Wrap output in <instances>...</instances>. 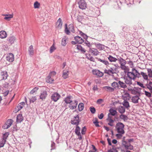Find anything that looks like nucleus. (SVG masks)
I'll list each match as a JSON object with an SVG mask.
<instances>
[{"label": "nucleus", "mask_w": 152, "mask_h": 152, "mask_svg": "<svg viewBox=\"0 0 152 152\" xmlns=\"http://www.w3.org/2000/svg\"><path fill=\"white\" fill-rule=\"evenodd\" d=\"M129 69L128 68V70H124V72L126 74H127V76L128 78L135 80L136 77H140V74L137 71L135 68L132 69L131 72H129Z\"/></svg>", "instance_id": "nucleus-1"}, {"label": "nucleus", "mask_w": 152, "mask_h": 152, "mask_svg": "<svg viewBox=\"0 0 152 152\" xmlns=\"http://www.w3.org/2000/svg\"><path fill=\"white\" fill-rule=\"evenodd\" d=\"M118 60L120 64L121 68L124 70L128 71V67L125 66L126 64V61L121 57H119V58L118 57Z\"/></svg>", "instance_id": "nucleus-2"}, {"label": "nucleus", "mask_w": 152, "mask_h": 152, "mask_svg": "<svg viewBox=\"0 0 152 152\" xmlns=\"http://www.w3.org/2000/svg\"><path fill=\"white\" fill-rule=\"evenodd\" d=\"M65 29L64 30L65 33L67 35H69L70 34V31L74 33L75 32L74 27L72 24H70L68 26V28L67 27V24H65Z\"/></svg>", "instance_id": "nucleus-3"}, {"label": "nucleus", "mask_w": 152, "mask_h": 152, "mask_svg": "<svg viewBox=\"0 0 152 152\" xmlns=\"http://www.w3.org/2000/svg\"><path fill=\"white\" fill-rule=\"evenodd\" d=\"M124 124L121 122H118L115 128L118 133L124 134Z\"/></svg>", "instance_id": "nucleus-4"}, {"label": "nucleus", "mask_w": 152, "mask_h": 152, "mask_svg": "<svg viewBox=\"0 0 152 152\" xmlns=\"http://www.w3.org/2000/svg\"><path fill=\"white\" fill-rule=\"evenodd\" d=\"M122 144L125 149L132 150L133 149V146L132 145L126 140V141L123 140Z\"/></svg>", "instance_id": "nucleus-5"}, {"label": "nucleus", "mask_w": 152, "mask_h": 152, "mask_svg": "<svg viewBox=\"0 0 152 152\" xmlns=\"http://www.w3.org/2000/svg\"><path fill=\"white\" fill-rule=\"evenodd\" d=\"M80 120L79 118V116L78 115H76V116L74 117L73 118L71 121L72 124L76 125H78L79 124Z\"/></svg>", "instance_id": "nucleus-6"}, {"label": "nucleus", "mask_w": 152, "mask_h": 152, "mask_svg": "<svg viewBox=\"0 0 152 152\" xmlns=\"http://www.w3.org/2000/svg\"><path fill=\"white\" fill-rule=\"evenodd\" d=\"M61 98L60 95L57 92H54L52 94L51 99L52 101L56 102Z\"/></svg>", "instance_id": "nucleus-7"}, {"label": "nucleus", "mask_w": 152, "mask_h": 152, "mask_svg": "<svg viewBox=\"0 0 152 152\" xmlns=\"http://www.w3.org/2000/svg\"><path fill=\"white\" fill-rule=\"evenodd\" d=\"M77 104L78 102L77 100H73L69 104V107L70 109H74L76 108Z\"/></svg>", "instance_id": "nucleus-8"}, {"label": "nucleus", "mask_w": 152, "mask_h": 152, "mask_svg": "<svg viewBox=\"0 0 152 152\" xmlns=\"http://www.w3.org/2000/svg\"><path fill=\"white\" fill-rule=\"evenodd\" d=\"M79 8L82 10L85 9L87 4L84 0H80L78 3Z\"/></svg>", "instance_id": "nucleus-9"}, {"label": "nucleus", "mask_w": 152, "mask_h": 152, "mask_svg": "<svg viewBox=\"0 0 152 152\" xmlns=\"http://www.w3.org/2000/svg\"><path fill=\"white\" fill-rule=\"evenodd\" d=\"M80 128L78 125H76V127L75 130V134L78 136V139L81 140L82 139V137L80 133Z\"/></svg>", "instance_id": "nucleus-10"}, {"label": "nucleus", "mask_w": 152, "mask_h": 152, "mask_svg": "<svg viewBox=\"0 0 152 152\" xmlns=\"http://www.w3.org/2000/svg\"><path fill=\"white\" fill-rule=\"evenodd\" d=\"M8 76L7 72L5 71H1L0 73V78L1 80H6Z\"/></svg>", "instance_id": "nucleus-11"}, {"label": "nucleus", "mask_w": 152, "mask_h": 152, "mask_svg": "<svg viewBox=\"0 0 152 152\" xmlns=\"http://www.w3.org/2000/svg\"><path fill=\"white\" fill-rule=\"evenodd\" d=\"M14 55L11 53L8 54L6 57V60L10 62H12L14 61Z\"/></svg>", "instance_id": "nucleus-12"}, {"label": "nucleus", "mask_w": 152, "mask_h": 152, "mask_svg": "<svg viewBox=\"0 0 152 152\" xmlns=\"http://www.w3.org/2000/svg\"><path fill=\"white\" fill-rule=\"evenodd\" d=\"M48 95L47 92L46 91H42L39 96V99L42 100H45Z\"/></svg>", "instance_id": "nucleus-13"}, {"label": "nucleus", "mask_w": 152, "mask_h": 152, "mask_svg": "<svg viewBox=\"0 0 152 152\" xmlns=\"http://www.w3.org/2000/svg\"><path fill=\"white\" fill-rule=\"evenodd\" d=\"M92 72L94 75H96L100 77L103 76L104 75L103 72L97 69L92 70Z\"/></svg>", "instance_id": "nucleus-14"}, {"label": "nucleus", "mask_w": 152, "mask_h": 152, "mask_svg": "<svg viewBox=\"0 0 152 152\" xmlns=\"http://www.w3.org/2000/svg\"><path fill=\"white\" fill-rule=\"evenodd\" d=\"M139 95H136L132 97L131 100L132 103L134 104H137L139 102V100L140 99Z\"/></svg>", "instance_id": "nucleus-15"}, {"label": "nucleus", "mask_w": 152, "mask_h": 152, "mask_svg": "<svg viewBox=\"0 0 152 152\" xmlns=\"http://www.w3.org/2000/svg\"><path fill=\"white\" fill-rule=\"evenodd\" d=\"M89 51L90 53H91L94 56L97 55L99 52L96 49L94 48H90Z\"/></svg>", "instance_id": "nucleus-16"}, {"label": "nucleus", "mask_w": 152, "mask_h": 152, "mask_svg": "<svg viewBox=\"0 0 152 152\" xmlns=\"http://www.w3.org/2000/svg\"><path fill=\"white\" fill-rule=\"evenodd\" d=\"M74 38L75 41H76L78 43L81 44L84 42L83 39L79 36L75 37Z\"/></svg>", "instance_id": "nucleus-17"}, {"label": "nucleus", "mask_w": 152, "mask_h": 152, "mask_svg": "<svg viewBox=\"0 0 152 152\" xmlns=\"http://www.w3.org/2000/svg\"><path fill=\"white\" fill-rule=\"evenodd\" d=\"M124 79L125 80V83L128 85H131L132 84V79L128 78L127 76L124 77Z\"/></svg>", "instance_id": "nucleus-18"}, {"label": "nucleus", "mask_w": 152, "mask_h": 152, "mask_svg": "<svg viewBox=\"0 0 152 152\" xmlns=\"http://www.w3.org/2000/svg\"><path fill=\"white\" fill-rule=\"evenodd\" d=\"M23 119V117L21 114H20L17 115L16 118V122L18 123L21 122Z\"/></svg>", "instance_id": "nucleus-19"}, {"label": "nucleus", "mask_w": 152, "mask_h": 152, "mask_svg": "<svg viewBox=\"0 0 152 152\" xmlns=\"http://www.w3.org/2000/svg\"><path fill=\"white\" fill-rule=\"evenodd\" d=\"M68 38L66 36H64L61 40V44L63 46H65L67 44L66 42L68 41Z\"/></svg>", "instance_id": "nucleus-20"}, {"label": "nucleus", "mask_w": 152, "mask_h": 152, "mask_svg": "<svg viewBox=\"0 0 152 152\" xmlns=\"http://www.w3.org/2000/svg\"><path fill=\"white\" fill-rule=\"evenodd\" d=\"M139 74L140 77H141L140 75H141L144 80H148V76L146 73L141 72H140L139 73Z\"/></svg>", "instance_id": "nucleus-21"}, {"label": "nucleus", "mask_w": 152, "mask_h": 152, "mask_svg": "<svg viewBox=\"0 0 152 152\" xmlns=\"http://www.w3.org/2000/svg\"><path fill=\"white\" fill-rule=\"evenodd\" d=\"M56 25L58 28H61L62 25V22L61 18H59L58 20L56 23Z\"/></svg>", "instance_id": "nucleus-22"}, {"label": "nucleus", "mask_w": 152, "mask_h": 152, "mask_svg": "<svg viewBox=\"0 0 152 152\" xmlns=\"http://www.w3.org/2000/svg\"><path fill=\"white\" fill-rule=\"evenodd\" d=\"M69 72V71L64 70L63 71L62 77L64 79H66L68 77Z\"/></svg>", "instance_id": "nucleus-23"}, {"label": "nucleus", "mask_w": 152, "mask_h": 152, "mask_svg": "<svg viewBox=\"0 0 152 152\" xmlns=\"http://www.w3.org/2000/svg\"><path fill=\"white\" fill-rule=\"evenodd\" d=\"M28 51L29 54L30 56H33L34 55V50L33 47L32 45H31L29 47Z\"/></svg>", "instance_id": "nucleus-24"}, {"label": "nucleus", "mask_w": 152, "mask_h": 152, "mask_svg": "<svg viewBox=\"0 0 152 152\" xmlns=\"http://www.w3.org/2000/svg\"><path fill=\"white\" fill-rule=\"evenodd\" d=\"M109 113L108 114V118H109V115H111L113 116H114L117 114V112L115 110H113V109H110L109 110Z\"/></svg>", "instance_id": "nucleus-25"}, {"label": "nucleus", "mask_w": 152, "mask_h": 152, "mask_svg": "<svg viewBox=\"0 0 152 152\" xmlns=\"http://www.w3.org/2000/svg\"><path fill=\"white\" fill-rule=\"evenodd\" d=\"M71 96H69L64 98V101L66 104H69L72 101L71 99Z\"/></svg>", "instance_id": "nucleus-26"}, {"label": "nucleus", "mask_w": 152, "mask_h": 152, "mask_svg": "<svg viewBox=\"0 0 152 152\" xmlns=\"http://www.w3.org/2000/svg\"><path fill=\"white\" fill-rule=\"evenodd\" d=\"M7 37V34L5 31H2L0 32V38L1 39L5 38Z\"/></svg>", "instance_id": "nucleus-27"}, {"label": "nucleus", "mask_w": 152, "mask_h": 152, "mask_svg": "<svg viewBox=\"0 0 152 152\" xmlns=\"http://www.w3.org/2000/svg\"><path fill=\"white\" fill-rule=\"evenodd\" d=\"M15 39V37L13 36L9 37L7 39V40L11 44H13Z\"/></svg>", "instance_id": "nucleus-28"}, {"label": "nucleus", "mask_w": 152, "mask_h": 152, "mask_svg": "<svg viewBox=\"0 0 152 152\" xmlns=\"http://www.w3.org/2000/svg\"><path fill=\"white\" fill-rule=\"evenodd\" d=\"M118 85L119 86V88L120 87L121 88L124 89L126 88L127 87L125 83L120 80L118 81Z\"/></svg>", "instance_id": "nucleus-29"}, {"label": "nucleus", "mask_w": 152, "mask_h": 152, "mask_svg": "<svg viewBox=\"0 0 152 152\" xmlns=\"http://www.w3.org/2000/svg\"><path fill=\"white\" fill-rule=\"evenodd\" d=\"M76 48L78 50L80 51L82 53H84L86 52V51L84 48H83L80 45H77Z\"/></svg>", "instance_id": "nucleus-30"}, {"label": "nucleus", "mask_w": 152, "mask_h": 152, "mask_svg": "<svg viewBox=\"0 0 152 152\" xmlns=\"http://www.w3.org/2000/svg\"><path fill=\"white\" fill-rule=\"evenodd\" d=\"M96 58L99 61L102 62L106 65L107 66L109 64V63L105 59L102 60L100 58Z\"/></svg>", "instance_id": "nucleus-31"}, {"label": "nucleus", "mask_w": 152, "mask_h": 152, "mask_svg": "<svg viewBox=\"0 0 152 152\" xmlns=\"http://www.w3.org/2000/svg\"><path fill=\"white\" fill-rule=\"evenodd\" d=\"M13 121L11 119H8L7 121L6 124L7 125V128H9L10 126L13 123Z\"/></svg>", "instance_id": "nucleus-32"}, {"label": "nucleus", "mask_w": 152, "mask_h": 152, "mask_svg": "<svg viewBox=\"0 0 152 152\" xmlns=\"http://www.w3.org/2000/svg\"><path fill=\"white\" fill-rule=\"evenodd\" d=\"M118 112L121 114H123L125 113V109L123 106H120L118 108Z\"/></svg>", "instance_id": "nucleus-33"}, {"label": "nucleus", "mask_w": 152, "mask_h": 152, "mask_svg": "<svg viewBox=\"0 0 152 152\" xmlns=\"http://www.w3.org/2000/svg\"><path fill=\"white\" fill-rule=\"evenodd\" d=\"M122 104L126 108H128L130 107L129 102L126 100H124Z\"/></svg>", "instance_id": "nucleus-34"}, {"label": "nucleus", "mask_w": 152, "mask_h": 152, "mask_svg": "<svg viewBox=\"0 0 152 152\" xmlns=\"http://www.w3.org/2000/svg\"><path fill=\"white\" fill-rule=\"evenodd\" d=\"M108 60L110 62H116L118 60V58L114 57L111 56L110 55L108 58Z\"/></svg>", "instance_id": "nucleus-35"}, {"label": "nucleus", "mask_w": 152, "mask_h": 152, "mask_svg": "<svg viewBox=\"0 0 152 152\" xmlns=\"http://www.w3.org/2000/svg\"><path fill=\"white\" fill-rule=\"evenodd\" d=\"M119 117L121 119H123L125 121H126L128 119L127 116L125 115L122 114L120 115Z\"/></svg>", "instance_id": "nucleus-36"}, {"label": "nucleus", "mask_w": 152, "mask_h": 152, "mask_svg": "<svg viewBox=\"0 0 152 152\" xmlns=\"http://www.w3.org/2000/svg\"><path fill=\"white\" fill-rule=\"evenodd\" d=\"M46 81L47 82L50 83H53V82L54 80L53 78H51V76L50 75H49L47 77Z\"/></svg>", "instance_id": "nucleus-37"}, {"label": "nucleus", "mask_w": 152, "mask_h": 152, "mask_svg": "<svg viewBox=\"0 0 152 152\" xmlns=\"http://www.w3.org/2000/svg\"><path fill=\"white\" fill-rule=\"evenodd\" d=\"M84 104L83 103H80L78 105V110L80 111H82L84 108Z\"/></svg>", "instance_id": "nucleus-38"}, {"label": "nucleus", "mask_w": 152, "mask_h": 152, "mask_svg": "<svg viewBox=\"0 0 152 152\" xmlns=\"http://www.w3.org/2000/svg\"><path fill=\"white\" fill-rule=\"evenodd\" d=\"M56 48L55 46V44L53 43V45L51 46L50 49V53H53L55 50L56 49Z\"/></svg>", "instance_id": "nucleus-39"}, {"label": "nucleus", "mask_w": 152, "mask_h": 152, "mask_svg": "<svg viewBox=\"0 0 152 152\" xmlns=\"http://www.w3.org/2000/svg\"><path fill=\"white\" fill-rule=\"evenodd\" d=\"M4 15L5 16L4 18V19L7 20H10L11 18L13 17L12 15Z\"/></svg>", "instance_id": "nucleus-40"}, {"label": "nucleus", "mask_w": 152, "mask_h": 152, "mask_svg": "<svg viewBox=\"0 0 152 152\" xmlns=\"http://www.w3.org/2000/svg\"><path fill=\"white\" fill-rule=\"evenodd\" d=\"M93 123L95 124V126L96 127H100V126L99 124V122L98 121V119L97 118H95V120H93Z\"/></svg>", "instance_id": "nucleus-41"}, {"label": "nucleus", "mask_w": 152, "mask_h": 152, "mask_svg": "<svg viewBox=\"0 0 152 152\" xmlns=\"http://www.w3.org/2000/svg\"><path fill=\"white\" fill-rule=\"evenodd\" d=\"M40 4L37 1L35 2L34 4V8L35 9L39 8V7Z\"/></svg>", "instance_id": "nucleus-42"}, {"label": "nucleus", "mask_w": 152, "mask_h": 152, "mask_svg": "<svg viewBox=\"0 0 152 152\" xmlns=\"http://www.w3.org/2000/svg\"><path fill=\"white\" fill-rule=\"evenodd\" d=\"M148 76L150 78L152 77V70L151 69L148 68L147 69Z\"/></svg>", "instance_id": "nucleus-43"}, {"label": "nucleus", "mask_w": 152, "mask_h": 152, "mask_svg": "<svg viewBox=\"0 0 152 152\" xmlns=\"http://www.w3.org/2000/svg\"><path fill=\"white\" fill-rule=\"evenodd\" d=\"M9 135V133L8 132H6L3 134V140L5 142H6V139L8 137Z\"/></svg>", "instance_id": "nucleus-44"}, {"label": "nucleus", "mask_w": 152, "mask_h": 152, "mask_svg": "<svg viewBox=\"0 0 152 152\" xmlns=\"http://www.w3.org/2000/svg\"><path fill=\"white\" fill-rule=\"evenodd\" d=\"M79 34L85 39H87L88 36L85 34L83 33L82 31H79Z\"/></svg>", "instance_id": "nucleus-45"}, {"label": "nucleus", "mask_w": 152, "mask_h": 152, "mask_svg": "<svg viewBox=\"0 0 152 152\" xmlns=\"http://www.w3.org/2000/svg\"><path fill=\"white\" fill-rule=\"evenodd\" d=\"M111 85L115 88H119L118 83L115 82H113L112 83Z\"/></svg>", "instance_id": "nucleus-46"}, {"label": "nucleus", "mask_w": 152, "mask_h": 152, "mask_svg": "<svg viewBox=\"0 0 152 152\" xmlns=\"http://www.w3.org/2000/svg\"><path fill=\"white\" fill-rule=\"evenodd\" d=\"M134 89L135 90L137 93L139 94V96H140V92L141 91V88H139L138 87H134Z\"/></svg>", "instance_id": "nucleus-47"}, {"label": "nucleus", "mask_w": 152, "mask_h": 152, "mask_svg": "<svg viewBox=\"0 0 152 152\" xmlns=\"http://www.w3.org/2000/svg\"><path fill=\"white\" fill-rule=\"evenodd\" d=\"M104 73H105L107 74L110 75H113V74L112 73V71H111L110 69L108 70L105 69L104 70Z\"/></svg>", "instance_id": "nucleus-48"}, {"label": "nucleus", "mask_w": 152, "mask_h": 152, "mask_svg": "<svg viewBox=\"0 0 152 152\" xmlns=\"http://www.w3.org/2000/svg\"><path fill=\"white\" fill-rule=\"evenodd\" d=\"M103 88L107 90V91H114V89L111 87L106 86L103 87Z\"/></svg>", "instance_id": "nucleus-49"}, {"label": "nucleus", "mask_w": 152, "mask_h": 152, "mask_svg": "<svg viewBox=\"0 0 152 152\" xmlns=\"http://www.w3.org/2000/svg\"><path fill=\"white\" fill-rule=\"evenodd\" d=\"M146 86L149 89H152V82H150L149 83H147Z\"/></svg>", "instance_id": "nucleus-50"}, {"label": "nucleus", "mask_w": 152, "mask_h": 152, "mask_svg": "<svg viewBox=\"0 0 152 152\" xmlns=\"http://www.w3.org/2000/svg\"><path fill=\"white\" fill-rule=\"evenodd\" d=\"M84 42L88 47L90 48L91 46L92 45L87 40V39H85V40L84 41Z\"/></svg>", "instance_id": "nucleus-51"}, {"label": "nucleus", "mask_w": 152, "mask_h": 152, "mask_svg": "<svg viewBox=\"0 0 152 152\" xmlns=\"http://www.w3.org/2000/svg\"><path fill=\"white\" fill-rule=\"evenodd\" d=\"M144 92H145V95L148 97V98H150V97H151L152 96H151V93L148 92V91H144Z\"/></svg>", "instance_id": "nucleus-52"}, {"label": "nucleus", "mask_w": 152, "mask_h": 152, "mask_svg": "<svg viewBox=\"0 0 152 152\" xmlns=\"http://www.w3.org/2000/svg\"><path fill=\"white\" fill-rule=\"evenodd\" d=\"M129 90L131 91V93L132 94L134 95L138 94L135 90L134 89V88L133 89H129Z\"/></svg>", "instance_id": "nucleus-53"}, {"label": "nucleus", "mask_w": 152, "mask_h": 152, "mask_svg": "<svg viewBox=\"0 0 152 152\" xmlns=\"http://www.w3.org/2000/svg\"><path fill=\"white\" fill-rule=\"evenodd\" d=\"M90 110L92 114H94L96 112V109L93 107H90Z\"/></svg>", "instance_id": "nucleus-54"}, {"label": "nucleus", "mask_w": 152, "mask_h": 152, "mask_svg": "<svg viewBox=\"0 0 152 152\" xmlns=\"http://www.w3.org/2000/svg\"><path fill=\"white\" fill-rule=\"evenodd\" d=\"M51 150L55 149L56 148L55 143L53 141H51Z\"/></svg>", "instance_id": "nucleus-55"}, {"label": "nucleus", "mask_w": 152, "mask_h": 152, "mask_svg": "<svg viewBox=\"0 0 152 152\" xmlns=\"http://www.w3.org/2000/svg\"><path fill=\"white\" fill-rule=\"evenodd\" d=\"M86 129L85 126L83 127L81 130V133L82 134H85L86 133Z\"/></svg>", "instance_id": "nucleus-56"}, {"label": "nucleus", "mask_w": 152, "mask_h": 152, "mask_svg": "<svg viewBox=\"0 0 152 152\" xmlns=\"http://www.w3.org/2000/svg\"><path fill=\"white\" fill-rule=\"evenodd\" d=\"M38 88L35 87L30 92V94H33L34 93H35L36 91L38 89Z\"/></svg>", "instance_id": "nucleus-57"}, {"label": "nucleus", "mask_w": 152, "mask_h": 152, "mask_svg": "<svg viewBox=\"0 0 152 152\" xmlns=\"http://www.w3.org/2000/svg\"><path fill=\"white\" fill-rule=\"evenodd\" d=\"M128 64L129 65L131 68H132L134 67V64L132 61H128Z\"/></svg>", "instance_id": "nucleus-58"}, {"label": "nucleus", "mask_w": 152, "mask_h": 152, "mask_svg": "<svg viewBox=\"0 0 152 152\" xmlns=\"http://www.w3.org/2000/svg\"><path fill=\"white\" fill-rule=\"evenodd\" d=\"M37 99L36 96L32 97L30 99V102H34Z\"/></svg>", "instance_id": "nucleus-59"}, {"label": "nucleus", "mask_w": 152, "mask_h": 152, "mask_svg": "<svg viewBox=\"0 0 152 152\" xmlns=\"http://www.w3.org/2000/svg\"><path fill=\"white\" fill-rule=\"evenodd\" d=\"M23 107V106L21 105H18V106H17L16 108H15V110H17V111H18L20 110L21 109H22Z\"/></svg>", "instance_id": "nucleus-60"}, {"label": "nucleus", "mask_w": 152, "mask_h": 152, "mask_svg": "<svg viewBox=\"0 0 152 152\" xmlns=\"http://www.w3.org/2000/svg\"><path fill=\"white\" fill-rule=\"evenodd\" d=\"M77 20L79 22H81L82 20V17L80 15L78 16H77Z\"/></svg>", "instance_id": "nucleus-61"}, {"label": "nucleus", "mask_w": 152, "mask_h": 152, "mask_svg": "<svg viewBox=\"0 0 152 152\" xmlns=\"http://www.w3.org/2000/svg\"><path fill=\"white\" fill-rule=\"evenodd\" d=\"M103 101V99H99L97 101V103L98 104H101Z\"/></svg>", "instance_id": "nucleus-62"}, {"label": "nucleus", "mask_w": 152, "mask_h": 152, "mask_svg": "<svg viewBox=\"0 0 152 152\" xmlns=\"http://www.w3.org/2000/svg\"><path fill=\"white\" fill-rule=\"evenodd\" d=\"M104 116V115L103 114V113H101L100 115H98V117L99 119H101L103 118Z\"/></svg>", "instance_id": "nucleus-63"}, {"label": "nucleus", "mask_w": 152, "mask_h": 152, "mask_svg": "<svg viewBox=\"0 0 152 152\" xmlns=\"http://www.w3.org/2000/svg\"><path fill=\"white\" fill-rule=\"evenodd\" d=\"M137 84L138 85L142 88H144L145 87L143 84L140 82H138Z\"/></svg>", "instance_id": "nucleus-64"}]
</instances>
